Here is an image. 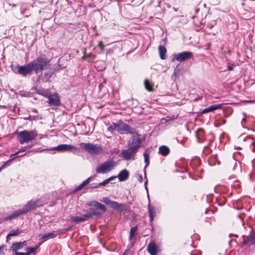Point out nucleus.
<instances>
[{
    "instance_id": "nucleus-24",
    "label": "nucleus",
    "mask_w": 255,
    "mask_h": 255,
    "mask_svg": "<svg viewBox=\"0 0 255 255\" xmlns=\"http://www.w3.org/2000/svg\"><path fill=\"white\" fill-rule=\"evenodd\" d=\"M170 152L168 147L166 145H162L159 148V153L163 156L167 155Z\"/></svg>"
},
{
    "instance_id": "nucleus-41",
    "label": "nucleus",
    "mask_w": 255,
    "mask_h": 255,
    "mask_svg": "<svg viewBox=\"0 0 255 255\" xmlns=\"http://www.w3.org/2000/svg\"><path fill=\"white\" fill-rule=\"evenodd\" d=\"M83 217L85 219H86V221L89 219L92 218V217L91 216L89 212H88L86 214L83 215Z\"/></svg>"
},
{
    "instance_id": "nucleus-61",
    "label": "nucleus",
    "mask_w": 255,
    "mask_h": 255,
    "mask_svg": "<svg viewBox=\"0 0 255 255\" xmlns=\"http://www.w3.org/2000/svg\"><path fill=\"white\" fill-rule=\"evenodd\" d=\"M13 7L16 6V4H13Z\"/></svg>"
},
{
    "instance_id": "nucleus-37",
    "label": "nucleus",
    "mask_w": 255,
    "mask_h": 255,
    "mask_svg": "<svg viewBox=\"0 0 255 255\" xmlns=\"http://www.w3.org/2000/svg\"><path fill=\"white\" fill-rule=\"evenodd\" d=\"M115 126V123H113L108 128V130L111 132L112 133H114V131L116 130V128H114Z\"/></svg>"
},
{
    "instance_id": "nucleus-54",
    "label": "nucleus",
    "mask_w": 255,
    "mask_h": 255,
    "mask_svg": "<svg viewBox=\"0 0 255 255\" xmlns=\"http://www.w3.org/2000/svg\"><path fill=\"white\" fill-rule=\"evenodd\" d=\"M151 255H157L158 253H149Z\"/></svg>"
},
{
    "instance_id": "nucleus-6",
    "label": "nucleus",
    "mask_w": 255,
    "mask_h": 255,
    "mask_svg": "<svg viewBox=\"0 0 255 255\" xmlns=\"http://www.w3.org/2000/svg\"><path fill=\"white\" fill-rule=\"evenodd\" d=\"M130 140L128 142V149H133L137 152L138 149L140 147L142 140L144 139L142 135L138 133L137 130L135 133L132 134Z\"/></svg>"
},
{
    "instance_id": "nucleus-22",
    "label": "nucleus",
    "mask_w": 255,
    "mask_h": 255,
    "mask_svg": "<svg viewBox=\"0 0 255 255\" xmlns=\"http://www.w3.org/2000/svg\"><path fill=\"white\" fill-rule=\"evenodd\" d=\"M22 233V231L19 229L11 230L6 236V241H8L10 237L16 236Z\"/></svg>"
},
{
    "instance_id": "nucleus-20",
    "label": "nucleus",
    "mask_w": 255,
    "mask_h": 255,
    "mask_svg": "<svg viewBox=\"0 0 255 255\" xmlns=\"http://www.w3.org/2000/svg\"><path fill=\"white\" fill-rule=\"evenodd\" d=\"M144 156V162L145 163V166L144 167V178H146V168L149 165V152L147 151H145L144 153H143Z\"/></svg>"
},
{
    "instance_id": "nucleus-39",
    "label": "nucleus",
    "mask_w": 255,
    "mask_h": 255,
    "mask_svg": "<svg viewBox=\"0 0 255 255\" xmlns=\"http://www.w3.org/2000/svg\"><path fill=\"white\" fill-rule=\"evenodd\" d=\"M103 182H102L101 183H92L91 184V186L90 187L91 188H97L99 187H100L101 186H105V184H103Z\"/></svg>"
},
{
    "instance_id": "nucleus-60",
    "label": "nucleus",
    "mask_w": 255,
    "mask_h": 255,
    "mask_svg": "<svg viewBox=\"0 0 255 255\" xmlns=\"http://www.w3.org/2000/svg\"><path fill=\"white\" fill-rule=\"evenodd\" d=\"M3 169H1V167L0 168V172L2 170H3Z\"/></svg>"
},
{
    "instance_id": "nucleus-47",
    "label": "nucleus",
    "mask_w": 255,
    "mask_h": 255,
    "mask_svg": "<svg viewBox=\"0 0 255 255\" xmlns=\"http://www.w3.org/2000/svg\"><path fill=\"white\" fill-rule=\"evenodd\" d=\"M82 59L83 60H86V59H87L88 60V54H86L85 53L84 54V55L83 56V57H82Z\"/></svg>"
},
{
    "instance_id": "nucleus-13",
    "label": "nucleus",
    "mask_w": 255,
    "mask_h": 255,
    "mask_svg": "<svg viewBox=\"0 0 255 255\" xmlns=\"http://www.w3.org/2000/svg\"><path fill=\"white\" fill-rule=\"evenodd\" d=\"M26 241L15 242L12 244L10 250L12 251L13 253L17 252L18 250L22 249L23 247L26 246Z\"/></svg>"
},
{
    "instance_id": "nucleus-44",
    "label": "nucleus",
    "mask_w": 255,
    "mask_h": 255,
    "mask_svg": "<svg viewBox=\"0 0 255 255\" xmlns=\"http://www.w3.org/2000/svg\"><path fill=\"white\" fill-rule=\"evenodd\" d=\"M234 186L235 188H239L240 187L239 182L238 181H236L234 183Z\"/></svg>"
},
{
    "instance_id": "nucleus-30",
    "label": "nucleus",
    "mask_w": 255,
    "mask_h": 255,
    "mask_svg": "<svg viewBox=\"0 0 255 255\" xmlns=\"http://www.w3.org/2000/svg\"><path fill=\"white\" fill-rule=\"evenodd\" d=\"M89 212L92 217L94 216L99 217H101L102 215L99 211H98L97 209L94 208H91L89 209Z\"/></svg>"
},
{
    "instance_id": "nucleus-4",
    "label": "nucleus",
    "mask_w": 255,
    "mask_h": 255,
    "mask_svg": "<svg viewBox=\"0 0 255 255\" xmlns=\"http://www.w3.org/2000/svg\"><path fill=\"white\" fill-rule=\"evenodd\" d=\"M101 201L107 204L114 210L121 212H129V208L126 204H120L117 202L112 201L108 197H104Z\"/></svg>"
},
{
    "instance_id": "nucleus-7",
    "label": "nucleus",
    "mask_w": 255,
    "mask_h": 255,
    "mask_svg": "<svg viewBox=\"0 0 255 255\" xmlns=\"http://www.w3.org/2000/svg\"><path fill=\"white\" fill-rule=\"evenodd\" d=\"M80 145L91 154H98L103 151L102 147L98 144L81 142Z\"/></svg>"
},
{
    "instance_id": "nucleus-45",
    "label": "nucleus",
    "mask_w": 255,
    "mask_h": 255,
    "mask_svg": "<svg viewBox=\"0 0 255 255\" xmlns=\"http://www.w3.org/2000/svg\"><path fill=\"white\" fill-rule=\"evenodd\" d=\"M145 181L144 182V186H145V188L146 189V190H147V191L148 192V189H147V182H148V180L147 179V177H146V178H145Z\"/></svg>"
},
{
    "instance_id": "nucleus-42",
    "label": "nucleus",
    "mask_w": 255,
    "mask_h": 255,
    "mask_svg": "<svg viewBox=\"0 0 255 255\" xmlns=\"http://www.w3.org/2000/svg\"><path fill=\"white\" fill-rule=\"evenodd\" d=\"M177 140L178 142H180V143H181V144H183L186 141L187 138L186 137H183L182 140H180V137H179L177 138Z\"/></svg>"
},
{
    "instance_id": "nucleus-50",
    "label": "nucleus",
    "mask_w": 255,
    "mask_h": 255,
    "mask_svg": "<svg viewBox=\"0 0 255 255\" xmlns=\"http://www.w3.org/2000/svg\"><path fill=\"white\" fill-rule=\"evenodd\" d=\"M138 180L141 183L142 181V176L141 175H139V179H138Z\"/></svg>"
},
{
    "instance_id": "nucleus-14",
    "label": "nucleus",
    "mask_w": 255,
    "mask_h": 255,
    "mask_svg": "<svg viewBox=\"0 0 255 255\" xmlns=\"http://www.w3.org/2000/svg\"><path fill=\"white\" fill-rule=\"evenodd\" d=\"M136 152L133 151V149L129 150H123L121 153L122 156L124 159L126 160H128L131 158L134 159V158L132 157V155L134 154Z\"/></svg>"
},
{
    "instance_id": "nucleus-59",
    "label": "nucleus",
    "mask_w": 255,
    "mask_h": 255,
    "mask_svg": "<svg viewBox=\"0 0 255 255\" xmlns=\"http://www.w3.org/2000/svg\"><path fill=\"white\" fill-rule=\"evenodd\" d=\"M25 154H26V153H25V154H24L23 155H20L19 156L22 157V156H24Z\"/></svg>"
},
{
    "instance_id": "nucleus-43",
    "label": "nucleus",
    "mask_w": 255,
    "mask_h": 255,
    "mask_svg": "<svg viewBox=\"0 0 255 255\" xmlns=\"http://www.w3.org/2000/svg\"><path fill=\"white\" fill-rule=\"evenodd\" d=\"M98 46L101 48V50H103L105 47L104 45L103 44L102 41H99L98 43Z\"/></svg>"
},
{
    "instance_id": "nucleus-11",
    "label": "nucleus",
    "mask_w": 255,
    "mask_h": 255,
    "mask_svg": "<svg viewBox=\"0 0 255 255\" xmlns=\"http://www.w3.org/2000/svg\"><path fill=\"white\" fill-rule=\"evenodd\" d=\"M39 201V200L28 201L22 208L25 214L29 211L34 209L37 206V203Z\"/></svg>"
},
{
    "instance_id": "nucleus-1",
    "label": "nucleus",
    "mask_w": 255,
    "mask_h": 255,
    "mask_svg": "<svg viewBox=\"0 0 255 255\" xmlns=\"http://www.w3.org/2000/svg\"><path fill=\"white\" fill-rule=\"evenodd\" d=\"M50 60L45 55H42L37 57L36 60H33L24 65L18 64L11 66L12 70L23 77L30 75L33 71L37 74L44 69L50 68Z\"/></svg>"
},
{
    "instance_id": "nucleus-25",
    "label": "nucleus",
    "mask_w": 255,
    "mask_h": 255,
    "mask_svg": "<svg viewBox=\"0 0 255 255\" xmlns=\"http://www.w3.org/2000/svg\"><path fill=\"white\" fill-rule=\"evenodd\" d=\"M147 251L149 253H158L157 246L154 243H149L147 246Z\"/></svg>"
},
{
    "instance_id": "nucleus-57",
    "label": "nucleus",
    "mask_w": 255,
    "mask_h": 255,
    "mask_svg": "<svg viewBox=\"0 0 255 255\" xmlns=\"http://www.w3.org/2000/svg\"><path fill=\"white\" fill-rule=\"evenodd\" d=\"M127 251H125V252H124V253L122 255H127Z\"/></svg>"
},
{
    "instance_id": "nucleus-56",
    "label": "nucleus",
    "mask_w": 255,
    "mask_h": 255,
    "mask_svg": "<svg viewBox=\"0 0 255 255\" xmlns=\"http://www.w3.org/2000/svg\"><path fill=\"white\" fill-rule=\"evenodd\" d=\"M249 102L250 103H255V100L250 101Z\"/></svg>"
},
{
    "instance_id": "nucleus-55",
    "label": "nucleus",
    "mask_w": 255,
    "mask_h": 255,
    "mask_svg": "<svg viewBox=\"0 0 255 255\" xmlns=\"http://www.w3.org/2000/svg\"><path fill=\"white\" fill-rule=\"evenodd\" d=\"M189 176H190V177H191L192 178H193V179H197V178L192 177H191V175H190V173H189Z\"/></svg>"
},
{
    "instance_id": "nucleus-21",
    "label": "nucleus",
    "mask_w": 255,
    "mask_h": 255,
    "mask_svg": "<svg viewBox=\"0 0 255 255\" xmlns=\"http://www.w3.org/2000/svg\"><path fill=\"white\" fill-rule=\"evenodd\" d=\"M158 51H159V53L160 58L162 60L166 59V53L167 50H166V49L165 47V46H164L163 45L159 46Z\"/></svg>"
},
{
    "instance_id": "nucleus-35",
    "label": "nucleus",
    "mask_w": 255,
    "mask_h": 255,
    "mask_svg": "<svg viewBox=\"0 0 255 255\" xmlns=\"http://www.w3.org/2000/svg\"><path fill=\"white\" fill-rule=\"evenodd\" d=\"M14 159V157L12 158L11 159L7 161L1 166V169H4L6 167L10 166L11 164V161Z\"/></svg>"
},
{
    "instance_id": "nucleus-2",
    "label": "nucleus",
    "mask_w": 255,
    "mask_h": 255,
    "mask_svg": "<svg viewBox=\"0 0 255 255\" xmlns=\"http://www.w3.org/2000/svg\"><path fill=\"white\" fill-rule=\"evenodd\" d=\"M37 136L36 130H22L18 132L17 137L19 142L21 144L28 143L34 139Z\"/></svg>"
},
{
    "instance_id": "nucleus-52",
    "label": "nucleus",
    "mask_w": 255,
    "mask_h": 255,
    "mask_svg": "<svg viewBox=\"0 0 255 255\" xmlns=\"http://www.w3.org/2000/svg\"><path fill=\"white\" fill-rule=\"evenodd\" d=\"M198 138V141L199 142H202L203 141V139L199 138L198 137H197Z\"/></svg>"
},
{
    "instance_id": "nucleus-33",
    "label": "nucleus",
    "mask_w": 255,
    "mask_h": 255,
    "mask_svg": "<svg viewBox=\"0 0 255 255\" xmlns=\"http://www.w3.org/2000/svg\"><path fill=\"white\" fill-rule=\"evenodd\" d=\"M38 249L37 247H35L34 248H26V253H24L25 255H31V254L35 253L36 252Z\"/></svg>"
},
{
    "instance_id": "nucleus-40",
    "label": "nucleus",
    "mask_w": 255,
    "mask_h": 255,
    "mask_svg": "<svg viewBox=\"0 0 255 255\" xmlns=\"http://www.w3.org/2000/svg\"><path fill=\"white\" fill-rule=\"evenodd\" d=\"M243 238L244 240L242 243L244 245H246L250 243L249 236H243Z\"/></svg>"
},
{
    "instance_id": "nucleus-38",
    "label": "nucleus",
    "mask_w": 255,
    "mask_h": 255,
    "mask_svg": "<svg viewBox=\"0 0 255 255\" xmlns=\"http://www.w3.org/2000/svg\"><path fill=\"white\" fill-rule=\"evenodd\" d=\"M95 55L90 53L88 54V61L89 62H93L94 61Z\"/></svg>"
},
{
    "instance_id": "nucleus-16",
    "label": "nucleus",
    "mask_w": 255,
    "mask_h": 255,
    "mask_svg": "<svg viewBox=\"0 0 255 255\" xmlns=\"http://www.w3.org/2000/svg\"><path fill=\"white\" fill-rule=\"evenodd\" d=\"M25 213L24 211H23L22 209L16 210L14 212H13L9 216H8L6 218V220H11L12 219H15L20 215H24Z\"/></svg>"
},
{
    "instance_id": "nucleus-5",
    "label": "nucleus",
    "mask_w": 255,
    "mask_h": 255,
    "mask_svg": "<svg viewBox=\"0 0 255 255\" xmlns=\"http://www.w3.org/2000/svg\"><path fill=\"white\" fill-rule=\"evenodd\" d=\"M116 165L113 160H107L97 166L96 172L99 174H105L112 170Z\"/></svg>"
},
{
    "instance_id": "nucleus-17",
    "label": "nucleus",
    "mask_w": 255,
    "mask_h": 255,
    "mask_svg": "<svg viewBox=\"0 0 255 255\" xmlns=\"http://www.w3.org/2000/svg\"><path fill=\"white\" fill-rule=\"evenodd\" d=\"M120 181H124L129 177V172L127 169L122 170L117 176Z\"/></svg>"
},
{
    "instance_id": "nucleus-8",
    "label": "nucleus",
    "mask_w": 255,
    "mask_h": 255,
    "mask_svg": "<svg viewBox=\"0 0 255 255\" xmlns=\"http://www.w3.org/2000/svg\"><path fill=\"white\" fill-rule=\"evenodd\" d=\"M48 99L49 105L53 109L57 108L61 104L60 97L56 93L51 94Z\"/></svg>"
},
{
    "instance_id": "nucleus-18",
    "label": "nucleus",
    "mask_w": 255,
    "mask_h": 255,
    "mask_svg": "<svg viewBox=\"0 0 255 255\" xmlns=\"http://www.w3.org/2000/svg\"><path fill=\"white\" fill-rule=\"evenodd\" d=\"M222 105L221 104H217V105H211V106L209 107L208 108H205L203 109L202 111V114L213 112L215 110L221 109L222 108Z\"/></svg>"
},
{
    "instance_id": "nucleus-3",
    "label": "nucleus",
    "mask_w": 255,
    "mask_h": 255,
    "mask_svg": "<svg viewBox=\"0 0 255 255\" xmlns=\"http://www.w3.org/2000/svg\"><path fill=\"white\" fill-rule=\"evenodd\" d=\"M115 126L116 130L120 134H134L136 132V128L131 127L121 120L115 123Z\"/></svg>"
},
{
    "instance_id": "nucleus-9",
    "label": "nucleus",
    "mask_w": 255,
    "mask_h": 255,
    "mask_svg": "<svg viewBox=\"0 0 255 255\" xmlns=\"http://www.w3.org/2000/svg\"><path fill=\"white\" fill-rule=\"evenodd\" d=\"M193 54L190 51H184L175 55L174 58L178 62H181L192 58Z\"/></svg>"
},
{
    "instance_id": "nucleus-19",
    "label": "nucleus",
    "mask_w": 255,
    "mask_h": 255,
    "mask_svg": "<svg viewBox=\"0 0 255 255\" xmlns=\"http://www.w3.org/2000/svg\"><path fill=\"white\" fill-rule=\"evenodd\" d=\"M148 213L150 218L149 221L151 223L154 218L155 210L154 207L151 206L150 203L148 205Z\"/></svg>"
},
{
    "instance_id": "nucleus-10",
    "label": "nucleus",
    "mask_w": 255,
    "mask_h": 255,
    "mask_svg": "<svg viewBox=\"0 0 255 255\" xmlns=\"http://www.w3.org/2000/svg\"><path fill=\"white\" fill-rule=\"evenodd\" d=\"M52 149L63 152L65 151H71L73 149H77V148L71 145L61 144L57 146L53 147Z\"/></svg>"
},
{
    "instance_id": "nucleus-49",
    "label": "nucleus",
    "mask_w": 255,
    "mask_h": 255,
    "mask_svg": "<svg viewBox=\"0 0 255 255\" xmlns=\"http://www.w3.org/2000/svg\"><path fill=\"white\" fill-rule=\"evenodd\" d=\"M14 255H25L24 253L22 252H15Z\"/></svg>"
},
{
    "instance_id": "nucleus-23",
    "label": "nucleus",
    "mask_w": 255,
    "mask_h": 255,
    "mask_svg": "<svg viewBox=\"0 0 255 255\" xmlns=\"http://www.w3.org/2000/svg\"><path fill=\"white\" fill-rule=\"evenodd\" d=\"M91 178L92 177H90L88 178L86 180L84 181L81 184H80L74 189V192H77L87 185L91 181Z\"/></svg>"
},
{
    "instance_id": "nucleus-53",
    "label": "nucleus",
    "mask_w": 255,
    "mask_h": 255,
    "mask_svg": "<svg viewBox=\"0 0 255 255\" xmlns=\"http://www.w3.org/2000/svg\"><path fill=\"white\" fill-rule=\"evenodd\" d=\"M246 119L245 118H244L242 120V123H243V122H246Z\"/></svg>"
},
{
    "instance_id": "nucleus-27",
    "label": "nucleus",
    "mask_w": 255,
    "mask_h": 255,
    "mask_svg": "<svg viewBox=\"0 0 255 255\" xmlns=\"http://www.w3.org/2000/svg\"><path fill=\"white\" fill-rule=\"evenodd\" d=\"M36 93L38 95H41L43 97L47 98V99L51 95V93L48 89L46 90H37Z\"/></svg>"
},
{
    "instance_id": "nucleus-34",
    "label": "nucleus",
    "mask_w": 255,
    "mask_h": 255,
    "mask_svg": "<svg viewBox=\"0 0 255 255\" xmlns=\"http://www.w3.org/2000/svg\"><path fill=\"white\" fill-rule=\"evenodd\" d=\"M251 233L250 234L249 240H250V244L251 245H253L255 244V234L254 233L253 230L251 231Z\"/></svg>"
},
{
    "instance_id": "nucleus-15",
    "label": "nucleus",
    "mask_w": 255,
    "mask_h": 255,
    "mask_svg": "<svg viewBox=\"0 0 255 255\" xmlns=\"http://www.w3.org/2000/svg\"><path fill=\"white\" fill-rule=\"evenodd\" d=\"M87 205L89 206H93L97 208V209H100L105 213L106 211V208L105 206L101 203H99L96 201H91L87 202Z\"/></svg>"
},
{
    "instance_id": "nucleus-29",
    "label": "nucleus",
    "mask_w": 255,
    "mask_h": 255,
    "mask_svg": "<svg viewBox=\"0 0 255 255\" xmlns=\"http://www.w3.org/2000/svg\"><path fill=\"white\" fill-rule=\"evenodd\" d=\"M144 86L145 89L149 91L152 92L153 91V84L149 81L148 79H145L144 80Z\"/></svg>"
},
{
    "instance_id": "nucleus-62",
    "label": "nucleus",
    "mask_w": 255,
    "mask_h": 255,
    "mask_svg": "<svg viewBox=\"0 0 255 255\" xmlns=\"http://www.w3.org/2000/svg\"><path fill=\"white\" fill-rule=\"evenodd\" d=\"M222 121H223V124L225 123V122L223 120Z\"/></svg>"
},
{
    "instance_id": "nucleus-26",
    "label": "nucleus",
    "mask_w": 255,
    "mask_h": 255,
    "mask_svg": "<svg viewBox=\"0 0 255 255\" xmlns=\"http://www.w3.org/2000/svg\"><path fill=\"white\" fill-rule=\"evenodd\" d=\"M58 234H59V233H58L57 232L54 231L51 233H49L44 234L41 237V239L46 240L48 239L54 238L56 237Z\"/></svg>"
},
{
    "instance_id": "nucleus-51",
    "label": "nucleus",
    "mask_w": 255,
    "mask_h": 255,
    "mask_svg": "<svg viewBox=\"0 0 255 255\" xmlns=\"http://www.w3.org/2000/svg\"><path fill=\"white\" fill-rule=\"evenodd\" d=\"M4 248V245H2L1 246H0V252H1V251H2Z\"/></svg>"
},
{
    "instance_id": "nucleus-46",
    "label": "nucleus",
    "mask_w": 255,
    "mask_h": 255,
    "mask_svg": "<svg viewBox=\"0 0 255 255\" xmlns=\"http://www.w3.org/2000/svg\"><path fill=\"white\" fill-rule=\"evenodd\" d=\"M32 151L33 152H41L42 151V150H40L39 148H37V149H33L32 150Z\"/></svg>"
},
{
    "instance_id": "nucleus-32",
    "label": "nucleus",
    "mask_w": 255,
    "mask_h": 255,
    "mask_svg": "<svg viewBox=\"0 0 255 255\" xmlns=\"http://www.w3.org/2000/svg\"><path fill=\"white\" fill-rule=\"evenodd\" d=\"M71 219L73 222H78V223L83 222L86 221V219H85L83 217H79V216L72 217Z\"/></svg>"
},
{
    "instance_id": "nucleus-12",
    "label": "nucleus",
    "mask_w": 255,
    "mask_h": 255,
    "mask_svg": "<svg viewBox=\"0 0 255 255\" xmlns=\"http://www.w3.org/2000/svg\"><path fill=\"white\" fill-rule=\"evenodd\" d=\"M48 70H50V71L46 73H41L39 75L37 81L38 83L46 82L49 81L53 73L51 71V68Z\"/></svg>"
},
{
    "instance_id": "nucleus-48",
    "label": "nucleus",
    "mask_w": 255,
    "mask_h": 255,
    "mask_svg": "<svg viewBox=\"0 0 255 255\" xmlns=\"http://www.w3.org/2000/svg\"><path fill=\"white\" fill-rule=\"evenodd\" d=\"M227 68H228V69L230 71H232L234 69L233 66H232V65H228Z\"/></svg>"
},
{
    "instance_id": "nucleus-58",
    "label": "nucleus",
    "mask_w": 255,
    "mask_h": 255,
    "mask_svg": "<svg viewBox=\"0 0 255 255\" xmlns=\"http://www.w3.org/2000/svg\"><path fill=\"white\" fill-rule=\"evenodd\" d=\"M173 9H174L175 11H177V9L176 8H174V7H173Z\"/></svg>"
},
{
    "instance_id": "nucleus-28",
    "label": "nucleus",
    "mask_w": 255,
    "mask_h": 255,
    "mask_svg": "<svg viewBox=\"0 0 255 255\" xmlns=\"http://www.w3.org/2000/svg\"><path fill=\"white\" fill-rule=\"evenodd\" d=\"M33 146V144L28 145L26 146L21 147L18 151L16 152L14 154H12L10 155V157H12V156L17 155L18 154H19L20 152H24L26 151H27L28 149H30Z\"/></svg>"
},
{
    "instance_id": "nucleus-36",
    "label": "nucleus",
    "mask_w": 255,
    "mask_h": 255,
    "mask_svg": "<svg viewBox=\"0 0 255 255\" xmlns=\"http://www.w3.org/2000/svg\"><path fill=\"white\" fill-rule=\"evenodd\" d=\"M117 177H118L117 176H111L110 177H109V178L105 180L104 181H103V184H105L106 185L107 184H108V183H109L110 181L114 180L115 178H116Z\"/></svg>"
},
{
    "instance_id": "nucleus-31",
    "label": "nucleus",
    "mask_w": 255,
    "mask_h": 255,
    "mask_svg": "<svg viewBox=\"0 0 255 255\" xmlns=\"http://www.w3.org/2000/svg\"><path fill=\"white\" fill-rule=\"evenodd\" d=\"M138 227L137 226L131 228L129 232V240H131L134 236L136 232H137Z\"/></svg>"
}]
</instances>
